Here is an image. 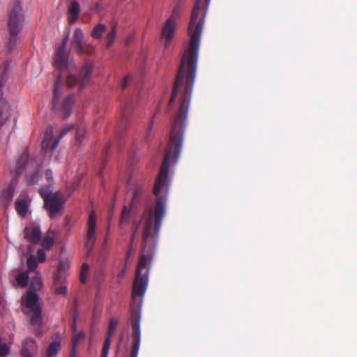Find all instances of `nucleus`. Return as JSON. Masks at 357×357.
I'll list each match as a JSON object with an SVG mask.
<instances>
[{"instance_id": "37", "label": "nucleus", "mask_w": 357, "mask_h": 357, "mask_svg": "<svg viewBox=\"0 0 357 357\" xmlns=\"http://www.w3.org/2000/svg\"><path fill=\"white\" fill-rule=\"evenodd\" d=\"M38 261L43 263L46 259V254L43 249H39L37 251Z\"/></svg>"}, {"instance_id": "34", "label": "nucleus", "mask_w": 357, "mask_h": 357, "mask_svg": "<svg viewBox=\"0 0 357 357\" xmlns=\"http://www.w3.org/2000/svg\"><path fill=\"white\" fill-rule=\"evenodd\" d=\"M89 269V266L87 264L85 263L82 264L80 274V282L82 284H84L86 282V274L88 273Z\"/></svg>"}, {"instance_id": "43", "label": "nucleus", "mask_w": 357, "mask_h": 357, "mask_svg": "<svg viewBox=\"0 0 357 357\" xmlns=\"http://www.w3.org/2000/svg\"><path fill=\"white\" fill-rule=\"evenodd\" d=\"M137 195H138V191H137V190H135L133 192V196H132V202H134L135 200L137 198Z\"/></svg>"}, {"instance_id": "35", "label": "nucleus", "mask_w": 357, "mask_h": 357, "mask_svg": "<svg viewBox=\"0 0 357 357\" xmlns=\"http://www.w3.org/2000/svg\"><path fill=\"white\" fill-rule=\"evenodd\" d=\"M179 9L178 7H174L170 17L167 20H171L172 22H176L177 19L179 17Z\"/></svg>"}, {"instance_id": "26", "label": "nucleus", "mask_w": 357, "mask_h": 357, "mask_svg": "<svg viewBox=\"0 0 357 357\" xmlns=\"http://www.w3.org/2000/svg\"><path fill=\"white\" fill-rule=\"evenodd\" d=\"M42 287V280L40 277H33L31 279L29 291L36 292Z\"/></svg>"}, {"instance_id": "42", "label": "nucleus", "mask_w": 357, "mask_h": 357, "mask_svg": "<svg viewBox=\"0 0 357 357\" xmlns=\"http://www.w3.org/2000/svg\"><path fill=\"white\" fill-rule=\"evenodd\" d=\"M72 330L73 332H75L77 330V320L73 319V322L72 324Z\"/></svg>"}, {"instance_id": "18", "label": "nucleus", "mask_w": 357, "mask_h": 357, "mask_svg": "<svg viewBox=\"0 0 357 357\" xmlns=\"http://www.w3.org/2000/svg\"><path fill=\"white\" fill-rule=\"evenodd\" d=\"M10 342L7 337H0V357H5L10 351Z\"/></svg>"}, {"instance_id": "14", "label": "nucleus", "mask_w": 357, "mask_h": 357, "mask_svg": "<svg viewBox=\"0 0 357 357\" xmlns=\"http://www.w3.org/2000/svg\"><path fill=\"white\" fill-rule=\"evenodd\" d=\"M27 154L24 152L17 159L15 167L11 170V172L15 174L16 177L20 176L24 172L27 163Z\"/></svg>"}, {"instance_id": "36", "label": "nucleus", "mask_w": 357, "mask_h": 357, "mask_svg": "<svg viewBox=\"0 0 357 357\" xmlns=\"http://www.w3.org/2000/svg\"><path fill=\"white\" fill-rule=\"evenodd\" d=\"M14 191H15V186L13 185V183H11L9 187L8 188L6 193H5V195L6 197V198L10 201L13 199V195H14Z\"/></svg>"}, {"instance_id": "10", "label": "nucleus", "mask_w": 357, "mask_h": 357, "mask_svg": "<svg viewBox=\"0 0 357 357\" xmlns=\"http://www.w3.org/2000/svg\"><path fill=\"white\" fill-rule=\"evenodd\" d=\"M39 297L36 292L28 291L26 294L22 297V304L26 307L33 309L41 307L39 302Z\"/></svg>"}, {"instance_id": "40", "label": "nucleus", "mask_w": 357, "mask_h": 357, "mask_svg": "<svg viewBox=\"0 0 357 357\" xmlns=\"http://www.w3.org/2000/svg\"><path fill=\"white\" fill-rule=\"evenodd\" d=\"M126 267L125 266L118 274L117 275V278L119 280H121L122 279L124 276H125V274H126Z\"/></svg>"}, {"instance_id": "29", "label": "nucleus", "mask_w": 357, "mask_h": 357, "mask_svg": "<svg viewBox=\"0 0 357 357\" xmlns=\"http://www.w3.org/2000/svg\"><path fill=\"white\" fill-rule=\"evenodd\" d=\"M54 244V239L50 236H45L41 241V246L43 249L50 250Z\"/></svg>"}, {"instance_id": "22", "label": "nucleus", "mask_w": 357, "mask_h": 357, "mask_svg": "<svg viewBox=\"0 0 357 357\" xmlns=\"http://www.w3.org/2000/svg\"><path fill=\"white\" fill-rule=\"evenodd\" d=\"M107 26L103 24H98L93 29L91 36L93 38L100 39L102 33L106 31Z\"/></svg>"}, {"instance_id": "20", "label": "nucleus", "mask_w": 357, "mask_h": 357, "mask_svg": "<svg viewBox=\"0 0 357 357\" xmlns=\"http://www.w3.org/2000/svg\"><path fill=\"white\" fill-rule=\"evenodd\" d=\"M38 192L45 202L53 196H55L58 192H52V189L50 185L42 187L39 189Z\"/></svg>"}, {"instance_id": "31", "label": "nucleus", "mask_w": 357, "mask_h": 357, "mask_svg": "<svg viewBox=\"0 0 357 357\" xmlns=\"http://www.w3.org/2000/svg\"><path fill=\"white\" fill-rule=\"evenodd\" d=\"M26 264L30 271H34L38 266V261L35 256L31 255L27 258Z\"/></svg>"}, {"instance_id": "15", "label": "nucleus", "mask_w": 357, "mask_h": 357, "mask_svg": "<svg viewBox=\"0 0 357 357\" xmlns=\"http://www.w3.org/2000/svg\"><path fill=\"white\" fill-rule=\"evenodd\" d=\"M68 21L70 24H73L76 22L80 13V7L77 1H73L70 3L68 7Z\"/></svg>"}, {"instance_id": "16", "label": "nucleus", "mask_w": 357, "mask_h": 357, "mask_svg": "<svg viewBox=\"0 0 357 357\" xmlns=\"http://www.w3.org/2000/svg\"><path fill=\"white\" fill-rule=\"evenodd\" d=\"M53 137V128L52 126H49L47 128L45 131V135L44 139L42 142V150L45 152L49 151L50 152V148L52 146V143Z\"/></svg>"}, {"instance_id": "25", "label": "nucleus", "mask_w": 357, "mask_h": 357, "mask_svg": "<svg viewBox=\"0 0 357 357\" xmlns=\"http://www.w3.org/2000/svg\"><path fill=\"white\" fill-rule=\"evenodd\" d=\"M85 337V333L83 331H81L77 334H75L72 339V343H73V349L70 357H75V348L77 347V343L80 341L84 340Z\"/></svg>"}, {"instance_id": "2", "label": "nucleus", "mask_w": 357, "mask_h": 357, "mask_svg": "<svg viewBox=\"0 0 357 357\" xmlns=\"http://www.w3.org/2000/svg\"><path fill=\"white\" fill-rule=\"evenodd\" d=\"M8 28L10 33V38L8 44L9 50H13L17 43V35L22 31L24 15L20 2L14 0L8 8Z\"/></svg>"}, {"instance_id": "45", "label": "nucleus", "mask_w": 357, "mask_h": 357, "mask_svg": "<svg viewBox=\"0 0 357 357\" xmlns=\"http://www.w3.org/2000/svg\"><path fill=\"white\" fill-rule=\"evenodd\" d=\"M135 233H136V229L135 230V231L133 232L131 238H130V241L131 243H132L135 240Z\"/></svg>"}, {"instance_id": "39", "label": "nucleus", "mask_w": 357, "mask_h": 357, "mask_svg": "<svg viewBox=\"0 0 357 357\" xmlns=\"http://www.w3.org/2000/svg\"><path fill=\"white\" fill-rule=\"evenodd\" d=\"M45 177L48 181H52L53 180V173L52 170L47 169L45 171Z\"/></svg>"}, {"instance_id": "12", "label": "nucleus", "mask_w": 357, "mask_h": 357, "mask_svg": "<svg viewBox=\"0 0 357 357\" xmlns=\"http://www.w3.org/2000/svg\"><path fill=\"white\" fill-rule=\"evenodd\" d=\"M28 317L30 319L31 324L36 327L37 329L39 328L42 324L43 317H42V307H35L33 309H30L26 312ZM37 334H39L38 331L37 330Z\"/></svg>"}, {"instance_id": "11", "label": "nucleus", "mask_w": 357, "mask_h": 357, "mask_svg": "<svg viewBox=\"0 0 357 357\" xmlns=\"http://www.w3.org/2000/svg\"><path fill=\"white\" fill-rule=\"evenodd\" d=\"M41 231L39 227H28L24 229V238L28 241L37 244L41 240Z\"/></svg>"}, {"instance_id": "46", "label": "nucleus", "mask_w": 357, "mask_h": 357, "mask_svg": "<svg viewBox=\"0 0 357 357\" xmlns=\"http://www.w3.org/2000/svg\"><path fill=\"white\" fill-rule=\"evenodd\" d=\"M153 125V121H151V124L149 126V128H148V134L147 135H149V132H151Z\"/></svg>"}, {"instance_id": "1", "label": "nucleus", "mask_w": 357, "mask_h": 357, "mask_svg": "<svg viewBox=\"0 0 357 357\" xmlns=\"http://www.w3.org/2000/svg\"><path fill=\"white\" fill-rule=\"evenodd\" d=\"M70 33L69 29L56 51L54 59V66L61 71L60 73H66L68 88L73 89L77 86L81 91L90 82L93 66L91 62L87 61L84 63L79 69H77L75 63L69 60L66 46Z\"/></svg>"}, {"instance_id": "8", "label": "nucleus", "mask_w": 357, "mask_h": 357, "mask_svg": "<svg viewBox=\"0 0 357 357\" xmlns=\"http://www.w3.org/2000/svg\"><path fill=\"white\" fill-rule=\"evenodd\" d=\"M84 33L81 29L77 28L73 33V40L70 44V48L78 54H83L85 50L83 46Z\"/></svg>"}, {"instance_id": "5", "label": "nucleus", "mask_w": 357, "mask_h": 357, "mask_svg": "<svg viewBox=\"0 0 357 357\" xmlns=\"http://www.w3.org/2000/svg\"><path fill=\"white\" fill-rule=\"evenodd\" d=\"M64 200L59 195L52 197L44 202V207L51 218L55 217L63 209Z\"/></svg>"}, {"instance_id": "44", "label": "nucleus", "mask_w": 357, "mask_h": 357, "mask_svg": "<svg viewBox=\"0 0 357 357\" xmlns=\"http://www.w3.org/2000/svg\"><path fill=\"white\" fill-rule=\"evenodd\" d=\"M78 317H79V312H78L77 309H75V312H74L73 319L77 320Z\"/></svg>"}, {"instance_id": "4", "label": "nucleus", "mask_w": 357, "mask_h": 357, "mask_svg": "<svg viewBox=\"0 0 357 357\" xmlns=\"http://www.w3.org/2000/svg\"><path fill=\"white\" fill-rule=\"evenodd\" d=\"M140 321H141V311L140 309L135 307H131L130 310V317L129 319V322L132 328V349L130 351V357H137L140 342H141V328H140Z\"/></svg>"}, {"instance_id": "47", "label": "nucleus", "mask_w": 357, "mask_h": 357, "mask_svg": "<svg viewBox=\"0 0 357 357\" xmlns=\"http://www.w3.org/2000/svg\"><path fill=\"white\" fill-rule=\"evenodd\" d=\"M126 111H123V112H122V117H123V119L126 118Z\"/></svg>"}, {"instance_id": "38", "label": "nucleus", "mask_w": 357, "mask_h": 357, "mask_svg": "<svg viewBox=\"0 0 357 357\" xmlns=\"http://www.w3.org/2000/svg\"><path fill=\"white\" fill-rule=\"evenodd\" d=\"M131 79V77L130 75H127L124 77L123 81L121 84V88L124 90L128 85V82Z\"/></svg>"}, {"instance_id": "7", "label": "nucleus", "mask_w": 357, "mask_h": 357, "mask_svg": "<svg viewBox=\"0 0 357 357\" xmlns=\"http://www.w3.org/2000/svg\"><path fill=\"white\" fill-rule=\"evenodd\" d=\"M64 263L61 261L59 264L58 270L53 275V280L55 287V291L58 294L66 295L68 292L67 287L63 284L65 279L64 273L62 272L64 268Z\"/></svg>"}, {"instance_id": "21", "label": "nucleus", "mask_w": 357, "mask_h": 357, "mask_svg": "<svg viewBox=\"0 0 357 357\" xmlns=\"http://www.w3.org/2000/svg\"><path fill=\"white\" fill-rule=\"evenodd\" d=\"M61 349L59 342L54 341L48 347L46 351V357H54Z\"/></svg>"}, {"instance_id": "13", "label": "nucleus", "mask_w": 357, "mask_h": 357, "mask_svg": "<svg viewBox=\"0 0 357 357\" xmlns=\"http://www.w3.org/2000/svg\"><path fill=\"white\" fill-rule=\"evenodd\" d=\"M38 346L35 340L26 338L22 344V356L23 357H33L37 352Z\"/></svg>"}, {"instance_id": "3", "label": "nucleus", "mask_w": 357, "mask_h": 357, "mask_svg": "<svg viewBox=\"0 0 357 357\" xmlns=\"http://www.w3.org/2000/svg\"><path fill=\"white\" fill-rule=\"evenodd\" d=\"M63 79L66 82V73H59L54 84L52 107L54 111L59 112V114L63 119H66L72 114V109L75 101V96L74 94H70L63 100L61 106H59V98L62 93L61 87Z\"/></svg>"}, {"instance_id": "19", "label": "nucleus", "mask_w": 357, "mask_h": 357, "mask_svg": "<svg viewBox=\"0 0 357 357\" xmlns=\"http://www.w3.org/2000/svg\"><path fill=\"white\" fill-rule=\"evenodd\" d=\"M15 209L17 213L24 217L28 211V206L24 199H17L15 202Z\"/></svg>"}, {"instance_id": "17", "label": "nucleus", "mask_w": 357, "mask_h": 357, "mask_svg": "<svg viewBox=\"0 0 357 357\" xmlns=\"http://www.w3.org/2000/svg\"><path fill=\"white\" fill-rule=\"evenodd\" d=\"M29 278V271L19 270L17 274L15 275V281L17 284L22 287H26L28 284Z\"/></svg>"}, {"instance_id": "28", "label": "nucleus", "mask_w": 357, "mask_h": 357, "mask_svg": "<svg viewBox=\"0 0 357 357\" xmlns=\"http://www.w3.org/2000/svg\"><path fill=\"white\" fill-rule=\"evenodd\" d=\"M86 135V130L83 127H79L76 130L75 143L81 144Z\"/></svg>"}, {"instance_id": "9", "label": "nucleus", "mask_w": 357, "mask_h": 357, "mask_svg": "<svg viewBox=\"0 0 357 357\" xmlns=\"http://www.w3.org/2000/svg\"><path fill=\"white\" fill-rule=\"evenodd\" d=\"M176 29V22H172L171 20H166L162 30V36L165 38V47H167L171 43Z\"/></svg>"}, {"instance_id": "24", "label": "nucleus", "mask_w": 357, "mask_h": 357, "mask_svg": "<svg viewBox=\"0 0 357 357\" xmlns=\"http://www.w3.org/2000/svg\"><path fill=\"white\" fill-rule=\"evenodd\" d=\"M73 128L72 126L70 127H68V128H65L63 129H62L60 132V134L58 137L57 139H55L53 140L52 143V146H51V148H50V153L52 154L53 152L54 151V150L56 149V148L57 147V146L59 145V143L60 142V140L68 132V131L70 130H71Z\"/></svg>"}, {"instance_id": "32", "label": "nucleus", "mask_w": 357, "mask_h": 357, "mask_svg": "<svg viewBox=\"0 0 357 357\" xmlns=\"http://www.w3.org/2000/svg\"><path fill=\"white\" fill-rule=\"evenodd\" d=\"M118 320L114 319H111L109 324V328L107 331V337H109L112 338L113 332L115 331L118 326Z\"/></svg>"}, {"instance_id": "23", "label": "nucleus", "mask_w": 357, "mask_h": 357, "mask_svg": "<svg viewBox=\"0 0 357 357\" xmlns=\"http://www.w3.org/2000/svg\"><path fill=\"white\" fill-rule=\"evenodd\" d=\"M117 33V24L116 22L112 24V28L110 31L108 33L107 36V47H110L114 42V40L116 37Z\"/></svg>"}, {"instance_id": "33", "label": "nucleus", "mask_w": 357, "mask_h": 357, "mask_svg": "<svg viewBox=\"0 0 357 357\" xmlns=\"http://www.w3.org/2000/svg\"><path fill=\"white\" fill-rule=\"evenodd\" d=\"M40 172L38 171L35 172L27 177V182L31 185H34L38 183L40 178Z\"/></svg>"}, {"instance_id": "27", "label": "nucleus", "mask_w": 357, "mask_h": 357, "mask_svg": "<svg viewBox=\"0 0 357 357\" xmlns=\"http://www.w3.org/2000/svg\"><path fill=\"white\" fill-rule=\"evenodd\" d=\"M130 214V209L128 208L127 206H124L120 219V225L122 226L124 224H128L129 222Z\"/></svg>"}, {"instance_id": "6", "label": "nucleus", "mask_w": 357, "mask_h": 357, "mask_svg": "<svg viewBox=\"0 0 357 357\" xmlns=\"http://www.w3.org/2000/svg\"><path fill=\"white\" fill-rule=\"evenodd\" d=\"M87 225L88 231L85 246L89 251H91L96 241V216L94 212L90 213Z\"/></svg>"}, {"instance_id": "41", "label": "nucleus", "mask_w": 357, "mask_h": 357, "mask_svg": "<svg viewBox=\"0 0 357 357\" xmlns=\"http://www.w3.org/2000/svg\"><path fill=\"white\" fill-rule=\"evenodd\" d=\"M131 255H132V248H130V250L126 253V259H125L126 263H127Z\"/></svg>"}, {"instance_id": "30", "label": "nucleus", "mask_w": 357, "mask_h": 357, "mask_svg": "<svg viewBox=\"0 0 357 357\" xmlns=\"http://www.w3.org/2000/svg\"><path fill=\"white\" fill-rule=\"evenodd\" d=\"M112 342V338L107 337L105 340L104 344L102 349L101 357H107L109 347Z\"/></svg>"}]
</instances>
